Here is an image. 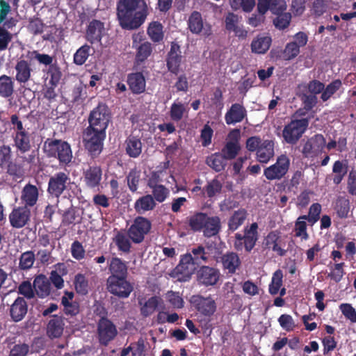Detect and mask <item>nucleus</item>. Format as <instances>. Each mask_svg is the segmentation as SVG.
<instances>
[{
    "label": "nucleus",
    "instance_id": "obj_1",
    "mask_svg": "<svg viewBox=\"0 0 356 356\" xmlns=\"http://www.w3.org/2000/svg\"><path fill=\"white\" fill-rule=\"evenodd\" d=\"M116 15L122 29L135 30L145 22L148 8L145 0H118Z\"/></svg>",
    "mask_w": 356,
    "mask_h": 356
},
{
    "label": "nucleus",
    "instance_id": "obj_2",
    "mask_svg": "<svg viewBox=\"0 0 356 356\" xmlns=\"http://www.w3.org/2000/svg\"><path fill=\"white\" fill-rule=\"evenodd\" d=\"M43 151L47 157L57 159L62 165H68L73 157L70 144L60 139L47 138L44 143Z\"/></svg>",
    "mask_w": 356,
    "mask_h": 356
},
{
    "label": "nucleus",
    "instance_id": "obj_3",
    "mask_svg": "<svg viewBox=\"0 0 356 356\" xmlns=\"http://www.w3.org/2000/svg\"><path fill=\"white\" fill-rule=\"evenodd\" d=\"M106 132L87 127L83 131L82 138L85 149L89 155L95 159L102 153Z\"/></svg>",
    "mask_w": 356,
    "mask_h": 356
},
{
    "label": "nucleus",
    "instance_id": "obj_4",
    "mask_svg": "<svg viewBox=\"0 0 356 356\" xmlns=\"http://www.w3.org/2000/svg\"><path fill=\"white\" fill-rule=\"evenodd\" d=\"M286 3L283 0H258V14H252L248 19V24L253 27H257L264 22V14L270 10L273 14L286 10Z\"/></svg>",
    "mask_w": 356,
    "mask_h": 356
},
{
    "label": "nucleus",
    "instance_id": "obj_5",
    "mask_svg": "<svg viewBox=\"0 0 356 356\" xmlns=\"http://www.w3.org/2000/svg\"><path fill=\"white\" fill-rule=\"evenodd\" d=\"M259 239L258 224L252 222L250 226H245L243 229V234L236 233L234 236V248L237 251L245 250L246 252H250L254 248Z\"/></svg>",
    "mask_w": 356,
    "mask_h": 356
},
{
    "label": "nucleus",
    "instance_id": "obj_6",
    "mask_svg": "<svg viewBox=\"0 0 356 356\" xmlns=\"http://www.w3.org/2000/svg\"><path fill=\"white\" fill-rule=\"evenodd\" d=\"M103 179V168L95 161L88 162L83 168L82 180L86 188L99 191Z\"/></svg>",
    "mask_w": 356,
    "mask_h": 356
},
{
    "label": "nucleus",
    "instance_id": "obj_7",
    "mask_svg": "<svg viewBox=\"0 0 356 356\" xmlns=\"http://www.w3.org/2000/svg\"><path fill=\"white\" fill-rule=\"evenodd\" d=\"M309 126V119L292 120L282 130L284 140L290 145H296Z\"/></svg>",
    "mask_w": 356,
    "mask_h": 356
},
{
    "label": "nucleus",
    "instance_id": "obj_8",
    "mask_svg": "<svg viewBox=\"0 0 356 356\" xmlns=\"http://www.w3.org/2000/svg\"><path fill=\"white\" fill-rule=\"evenodd\" d=\"M110 120V109L105 104H99L89 114L88 127L106 131Z\"/></svg>",
    "mask_w": 356,
    "mask_h": 356
},
{
    "label": "nucleus",
    "instance_id": "obj_9",
    "mask_svg": "<svg viewBox=\"0 0 356 356\" xmlns=\"http://www.w3.org/2000/svg\"><path fill=\"white\" fill-rule=\"evenodd\" d=\"M290 168V159L286 154L277 156L276 162L264 170V176L268 181L284 178Z\"/></svg>",
    "mask_w": 356,
    "mask_h": 356
},
{
    "label": "nucleus",
    "instance_id": "obj_10",
    "mask_svg": "<svg viewBox=\"0 0 356 356\" xmlns=\"http://www.w3.org/2000/svg\"><path fill=\"white\" fill-rule=\"evenodd\" d=\"M71 184L69 174L65 172H57L49 177L47 193L52 197L58 198L65 191L67 190Z\"/></svg>",
    "mask_w": 356,
    "mask_h": 356
},
{
    "label": "nucleus",
    "instance_id": "obj_11",
    "mask_svg": "<svg viewBox=\"0 0 356 356\" xmlns=\"http://www.w3.org/2000/svg\"><path fill=\"white\" fill-rule=\"evenodd\" d=\"M151 222L143 216H137L128 229L127 234L131 240L136 244L142 243L145 236L149 232Z\"/></svg>",
    "mask_w": 356,
    "mask_h": 356
},
{
    "label": "nucleus",
    "instance_id": "obj_12",
    "mask_svg": "<svg viewBox=\"0 0 356 356\" xmlns=\"http://www.w3.org/2000/svg\"><path fill=\"white\" fill-rule=\"evenodd\" d=\"M127 277L109 276L107 279V289L115 296L127 298L133 291V285L127 280Z\"/></svg>",
    "mask_w": 356,
    "mask_h": 356
},
{
    "label": "nucleus",
    "instance_id": "obj_13",
    "mask_svg": "<svg viewBox=\"0 0 356 356\" xmlns=\"http://www.w3.org/2000/svg\"><path fill=\"white\" fill-rule=\"evenodd\" d=\"M301 152L304 158H314L322 152L325 147V138L321 134H316L307 138L302 140Z\"/></svg>",
    "mask_w": 356,
    "mask_h": 356
},
{
    "label": "nucleus",
    "instance_id": "obj_14",
    "mask_svg": "<svg viewBox=\"0 0 356 356\" xmlns=\"http://www.w3.org/2000/svg\"><path fill=\"white\" fill-rule=\"evenodd\" d=\"M190 302L199 313L206 317L210 318L216 311V301L210 296L203 297L200 295H193L190 299Z\"/></svg>",
    "mask_w": 356,
    "mask_h": 356
},
{
    "label": "nucleus",
    "instance_id": "obj_15",
    "mask_svg": "<svg viewBox=\"0 0 356 356\" xmlns=\"http://www.w3.org/2000/svg\"><path fill=\"white\" fill-rule=\"evenodd\" d=\"M97 334L102 345L107 346L118 334L114 323L106 317H102L97 323Z\"/></svg>",
    "mask_w": 356,
    "mask_h": 356
},
{
    "label": "nucleus",
    "instance_id": "obj_16",
    "mask_svg": "<svg viewBox=\"0 0 356 356\" xmlns=\"http://www.w3.org/2000/svg\"><path fill=\"white\" fill-rule=\"evenodd\" d=\"M220 272L217 268L203 266L197 272L198 283L204 286L216 285L220 279Z\"/></svg>",
    "mask_w": 356,
    "mask_h": 356
},
{
    "label": "nucleus",
    "instance_id": "obj_17",
    "mask_svg": "<svg viewBox=\"0 0 356 356\" xmlns=\"http://www.w3.org/2000/svg\"><path fill=\"white\" fill-rule=\"evenodd\" d=\"M181 54L180 45L176 42H172L166 57V65L168 71L175 75L179 72L182 59Z\"/></svg>",
    "mask_w": 356,
    "mask_h": 356
},
{
    "label": "nucleus",
    "instance_id": "obj_18",
    "mask_svg": "<svg viewBox=\"0 0 356 356\" xmlns=\"http://www.w3.org/2000/svg\"><path fill=\"white\" fill-rule=\"evenodd\" d=\"M31 218V210L24 206L14 208L9 214L10 225L17 229L22 228L28 224Z\"/></svg>",
    "mask_w": 356,
    "mask_h": 356
},
{
    "label": "nucleus",
    "instance_id": "obj_19",
    "mask_svg": "<svg viewBox=\"0 0 356 356\" xmlns=\"http://www.w3.org/2000/svg\"><path fill=\"white\" fill-rule=\"evenodd\" d=\"M104 24L98 19H92L89 22L85 38L91 44L101 43L104 31Z\"/></svg>",
    "mask_w": 356,
    "mask_h": 356
},
{
    "label": "nucleus",
    "instance_id": "obj_20",
    "mask_svg": "<svg viewBox=\"0 0 356 356\" xmlns=\"http://www.w3.org/2000/svg\"><path fill=\"white\" fill-rule=\"evenodd\" d=\"M39 198V189L31 183L26 184L21 191L20 200L23 206L27 208L36 205Z\"/></svg>",
    "mask_w": 356,
    "mask_h": 356
},
{
    "label": "nucleus",
    "instance_id": "obj_21",
    "mask_svg": "<svg viewBox=\"0 0 356 356\" xmlns=\"http://www.w3.org/2000/svg\"><path fill=\"white\" fill-rule=\"evenodd\" d=\"M239 135L240 130L238 129H234L229 133V136L235 138V140L227 142L221 152H220L226 160H232L238 155L241 149V146L238 141Z\"/></svg>",
    "mask_w": 356,
    "mask_h": 356
},
{
    "label": "nucleus",
    "instance_id": "obj_22",
    "mask_svg": "<svg viewBox=\"0 0 356 356\" xmlns=\"http://www.w3.org/2000/svg\"><path fill=\"white\" fill-rule=\"evenodd\" d=\"M247 116V111L243 105L235 103L233 104L225 115L227 124H235L241 122Z\"/></svg>",
    "mask_w": 356,
    "mask_h": 356
},
{
    "label": "nucleus",
    "instance_id": "obj_23",
    "mask_svg": "<svg viewBox=\"0 0 356 356\" xmlns=\"http://www.w3.org/2000/svg\"><path fill=\"white\" fill-rule=\"evenodd\" d=\"M13 146L21 154L29 152L32 147L31 134L27 131L23 133L12 134Z\"/></svg>",
    "mask_w": 356,
    "mask_h": 356
},
{
    "label": "nucleus",
    "instance_id": "obj_24",
    "mask_svg": "<svg viewBox=\"0 0 356 356\" xmlns=\"http://www.w3.org/2000/svg\"><path fill=\"white\" fill-rule=\"evenodd\" d=\"M28 312V304L22 297H17L10 305V315L14 322H19Z\"/></svg>",
    "mask_w": 356,
    "mask_h": 356
},
{
    "label": "nucleus",
    "instance_id": "obj_25",
    "mask_svg": "<svg viewBox=\"0 0 356 356\" xmlns=\"http://www.w3.org/2000/svg\"><path fill=\"white\" fill-rule=\"evenodd\" d=\"M33 286L35 294L40 298H44L50 294L51 282L43 274H40L34 278Z\"/></svg>",
    "mask_w": 356,
    "mask_h": 356
},
{
    "label": "nucleus",
    "instance_id": "obj_26",
    "mask_svg": "<svg viewBox=\"0 0 356 356\" xmlns=\"http://www.w3.org/2000/svg\"><path fill=\"white\" fill-rule=\"evenodd\" d=\"M222 268L227 273L233 275L241 266L238 255L234 252H227L220 257Z\"/></svg>",
    "mask_w": 356,
    "mask_h": 356
},
{
    "label": "nucleus",
    "instance_id": "obj_27",
    "mask_svg": "<svg viewBox=\"0 0 356 356\" xmlns=\"http://www.w3.org/2000/svg\"><path fill=\"white\" fill-rule=\"evenodd\" d=\"M65 326L63 316L52 315L47 326V332L50 338H58L63 332Z\"/></svg>",
    "mask_w": 356,
    "mask_h": 356
},
{
    "label": "nucleus",
    "instance_id": "obj_28",
    "mask_svg": "<svg viewBox=\"0 0 356 356\" xmlns=\"http://www.w3.org/2000/svg\"><path fill=\"white\" fill-rule=\"evenodd\" d=\"M127 83L134 94L139 95L145 90L146 81L142 72L129 74L127 76Z\"/></svg>",
    "mask_w": 356,
    "mask_h": 356
},
{
    "label": "nucleus",
    "instance_id": "obj_29",
    "mask_svg": "<svg viewBox=\"0 0 356 356\" xmlns=\"http://www.w3.org/2000/svg\"><path fill=\"white\" fill-rule=\"evenodd\" d=\"M83 215V209L72 206L64 211L62 216V224L64 226L80 224L82 222Z\"/></svg>",
    "mask_w": 356,
    "mask_h": 356
},
{
    "label": "nucleus",
    "instance_id": "obj_30",
    "mask_svg": "<svg viewBox=\"0 0 356 356\" xmlns=\"http://www.w3.org/2000/svg\"><path fill=\"white\" fill-rule=\"evenodd\" d=\"M126 154L131 158H138L142 153V142L138 136H129L125 142Z\"/></svg>",
    "mask_w": 356,
    "mask_h": 356
},
{
    "label": "nucleus",
    "instance_id": "obj_31",
    "mask_svg": "<svg viewBox=\"0 0 356 356\" xmlns=\"http://www.w3.org/2000/svg\"><path fill=\"white\" fill-rule=\"evenodd\" d=\"M196 266L190 254L186 253L181 256L179 263L175 268V272L184 276H190L196 269Z\"/></svg>",
    "mask_w": 356,
    "mask_h": 356
},
{
    "label": "nucleus",
    "instance_id": "obj_32",
    "mask_svg": "<svg viewBox=\"0 0 356 356\" xmlns=\"http://www.w3.org/2000/svg\"><path fill=\"white\" fill-rule=\"evenodd\" d=\"M272 42L271 37L264 34H259L251 42V51L252 53L263 54L270 48Z\"/></svg>",
    "mask_w": 356,
    "mask_h": 356
},
{
    "label": "nucleus",
    "instance_id": "obj_33",
    "mask_svg": "<svg viewBox=\"0 0 356 356\" xmlns=\"http://www.w3.org/2000/svg\"><path fill=\"white\" fill-rule=\"evenodd\" d=\"M140 305V314L143 317L151 316L163 304V300L159 296H154L148 298L144 303L141 300L138 302Z\"/></svg>",
    "mask_w": 356,
    "mask_h": 356
},
{
    "label": "nucleus",
    "instance_id": "obj_34",
    "mask_svg": "<svg viewBox=\"0 0 356 356\" xmlns=\"http://www.w3.org/2000/svg\"><path fill=\"white\" fill-rule=\"evenodd\" d=\"M108 270L111 273L110 276L127 277L128 267L127 263L119 257H113L108 263Z\"/></svg>",
    "mask_w": 356,
    "mask_h": 356
},
{
    "label": "nucleus",
    "instance_id": "obj_35",
    "mask_svg": "<svg viewBox=\"0 0 356 356\" xmlns=\"http://www.w3.org/2000/svg\"><path fill=\"white\" fill-rule=\"evenodd\" d=\"M274 156V143L270 140L263 141L257 152V158L260 163H266Z\"/></svg>",
    "mask_w": 356,
    "mask_h": 356
},
{
    "label": "nucleus",
    "instance_id": "obj_36",
    "mask_svg": "<svg viewBox=\"0 0 356 356\" xmlns=\"http://www.w3.org/2000/svg\"><path fill=\"white\" fill-rule=\"evenodd\" d=\"M248 216L247 210L243 208L235 211L228 220V229L231 232L238 229L244 223Z\"/></svg>",
    "mask_w": 356,
    "mask_h": 356
},
{
    "label": "nucleus",
    "instance_id": "obj_37",
    "mask_svg": "<svg viewBox=\"0 0 356 356\" xmlns=\"http://www.w3.org/2000/svg\"><path fill=\"white\" fill-rule=\"evenodd\" d=\"M221 229L220 218L216 216H208L202 230L204 236L210 238L217 235Z\"/></svg>",
    "mask_w": 356,
    "mask_h": 356
},
{
    "label": "nucleus",
    "instance_id": "obj_38",
    "mask_svg": "<svg viewBox=\"0 0 356 356\" xmlns=\"http://www.w3.org/2000/svg\"><path fill=\"white\" fill-rule=\"evenodd\" d=\"M15 79L19 83H25L30 79L31 69L27 60H19L15 65Z\"/></svg>",
    "mask_w": 356,
    "mask_h": 356
},
{
    "label": "nucleus",
    "instance_id": "obj_39",
    "mask_svg": "<svg viewBox=\"0 0 356 356\" xmlns=\"http://www.w3.org/2000/svg\"><path fill=\"white\" fill-rule=\"evenodd\" d=\"M280 241V236L276 232H270L265 238V245L268 249H271L273 252L280 256H284L286 250L282 248L279 243Z\"/></svg>",
    "mask_w": 356,
    "mask_h": 356
},
{
    "label": "nucleus",
    "instance_id": "obj_40",
    "mask_svg": "<svg viewBox=\"0 0 356 356\" xmlns=\"http://www.w3.org/2000/svg\"><path fill=\"white\" fill-rule=\"evenodd\" d=\"M187 253L190 254L197 266L206 264L209 261V253L206 251L202 245H195Z\"/></svg>",
    "mask_w": 356,
    "mask_h": 356
},
{
    "label": "nucleus",
    "instance_id": "obj_41",
    "mask_svg": "<svg viewBox=\"0 0 356 356\" xmlns=\"http://www.w3.org/2000/svg\"><path fill=\"white\" fill-rule=\"evenodd\" d=\"M155 207V201L151 195L140 197L134 203V209L136 211L140 214L153 210Z\"/></svg>",
    "mask_w": 356,
    "mask_h": 356
},
{
    "label": "nucleus",
    "instance_id": "obj_42",
    "mask_svg": "<svg viewBox=\"0 0 356 356\" xmlns=\"http://www.w3.org/2000/svg\"><path fill=\"white\" fill-rule=\"evenodd\" d=\"M187 24L192 33L200 34L204 29L202 14L198 11L192 12L188 17Z\"/></svg>",
    "mask_w": 356,
    "mask_h": 356
},
{
    "label": "nucleus",
    "instance_id": "obj_43",
    "mask_svg": "<svg viewBox=\"0 0 356 356\" xmlns=\"http://www.w3.org/2000/svg\"><path fill=\"white\" fill-rule=\"evenodd\" d=\"M206 163L217 172L224 170L227 165L226 159L220 152H216L207 156Z\"/></svg>",
    "mask_w": 356,
    "mask_h": 356
},
{
    "label": "nucleus",
    "instance_id": "obj_44",
    "mask_svg": "<svg viewBox=\"0 0 356 356\" xmlns=\"http://www.w3.org/2000/svg\"><path fill=\"white\" fill-rule=\"evenodd\" d=\"M162 24L158 21H154L149 23L147 33L151 40L159 43L163 40L164 33Z\"/></svg>",
    "mask_w": 356,
    "mask_h": 356
},
{
    "label": "nucleus",
    "instance_id": "obj_45",
    "mask_svg": "<svg viewBox=\"0 0 356 356\" xmlns=\"http://www.w3.org/2000/svg\"><path fill=\"white\" fill-rule=\"evenodd\" d=\"M14 92V81L7 75L0 76V96L3 98L11 97Z\"/></svg>",
    "mask_w": 356,
    "mask_h": 356
},
{
    "label": "nucleus",
    "instance_id": "obj_46",
    "mask_svg": "<svg viewBox=\"0 0 356 356\" xmlns=\"http://www.w3.org/2000/svg\"><path fill=\"white\" fill-rule=\"evenodd\" d=\"M207 217L208 215L205 213L197 212L189 218L188 225L193 232H201Z\"/></svg>",
    "mask_w": 356,
    "mask_h": 356
},
{
    "label": "nucleus",
    "instance_id": "obj_47",
    "mask_svg": "<svg viewBox=\"0 0 356 356\" xmlns=\"http://www.w3.org/2000/svg\"><path fill=\"white\" fill-rule=\"evenodd\" d=\"M222 184L217 178L208 181L202 189V193L209 198H212L221 193Z\"/></svg>",
    "mask_w": 356,
    "mask_h": 356
},
{
    "label": "nucleus",
    "instance_id": "obj_48",
    "mask_svg": "<svg viewBox=\"0 0 356 356\" xmlns=\"http://www.w3.org/2000/svg\"><path fill=\"white\" fill-rule=\"evenodd\" d=\"M337 216L339 218H347L350 212V202L343 197H339L334 207Z\"/></svg>",
    "mask_w": 356,
    "mask_h": 356
},
{
    "label": "nucleus",
    "instance_id": "obj_49",
    "mask_svg": "<svg viewBox=\"0 0 356 356\" xmlns=\"http://www.w3.org/2000/svg\"><path fill=\"white\" fill-rule=\"evenodd\" d=\"M91 46L88 44H85L80 47L74 54V63L76 65H83L91 54Z\"/></svg>",
    "mask_w": 356,
    "mask_h": 356
},
{
    "label": "nucleus",
    "instance_id": "obj_50",
    "mask_svg": "<svg viewBox=\"0 0 356 356\" xmlns=\"http://www.w3.org/2000/svg\"><path fill=\"white\" fill-rule=\"evenodd\" d=\"M131 238L124 233L118 232L113 238V241L118 247L119 251L124 253H129L131 251Z\"/></svg>",
    "mask_w": 356,
    "mask_h": 356
},
{
    "label": "nucleus",
    "instance_id": "obj_51",
    "mask_svg": "<svg viewBox=\"0 0 356 356\" xmlns=\"http://www.w3.org/2000/svg\"><path fill=\"white\" fill-rule=\"evenodd\" d=\"M35 261V255L32 250L23 252L19 258V268L22 270H30Z\"/></svg>",
    "mask_w": 356,
    "mask_h": 356
},
{
    "label": "nucleus",
    "instance_id": "obj_52",
    "mask_svg": "<svg viewBox=\"0 0 356 356\" xmlns=\"http://www.w3.org/2000/svg\"><path fill=\"white\" fill-rule=\"evenodd\" d=\"M6 172L13 177V179H21L24 175L23 166L15 161H10L6 164Z\"/></svg>",
    "mask_w": 356,
    "mask_h": 356
},
{
    "label": "nucleus",
    "instance_id": "obj_53",
    "mask_svg": "<svg viewBox=\"0 0 356 356\" xmlns=\"http://www.w3.org/2000/svg\"><path fill=\"white\" fill-rule=\"evenodd\" d=\"M74 284L77 293L86 295L88 293V280L85 275L81 273L76 274L74 277Z\"/></svg>",
    "mask_w": 356,
    "mask_h": 356
},
{
    "label": "nucleus",
    "instance_id": "obj_54",
    "mask_svg": "<svg viewBox=\"0 0 356 356\" xmlns=\"http://www.w3.org/2000/svg\"><path fill=\"white\" fill-rule=\"evenodd\" d=\"M186 112V108L183 103L175 102L170 106V117L173 121L179 122L183 118Z\"/></svg>",
    "mask_w": 356,
    "mask_h": 356
},
{
    "label": "nucleus",
    "instance_id": "obj_55",
    "mask_svg": "<svg viewBox=\"0 0 356 356\" xmlns=\"http://www.w3.org/2000/svg\"><path fill=\"white\" fill-rule=\"evenodd\" d=\"M342 83L340 79H335L330 83L324 90L321 96V99L323 102L327 101L339 88L341 87Z\"/></svg>",
    "mask_w": 356,
    "mask_h": 356
},
{
    "label": "nucleus",
    "instance_id": "obj_56",
    "mask_svg": "<svg viewBox=\"0 0 356 356\" xmlns=\"http://www.w3.org/2000/svg\"><path fill=\"white\" fill-rule=\"evenodd\" d=\"M126 179L129 189L132 193L136 192L138 188V184L140 179V172L136 168L131 169Z\"/></svg>",
    "mask_w": 356,
    "mask_h": 356
},
{
    "label": "nucleus",
    "instance_id": "obj_57",
    "mask_svg": "<svg viewBox=\"0 0 356 356\" xmlns=\"http://www.w3.org/2000/svg\"><path fill=\"white\" fill-rule=\"evenodd\" d=\"M152 51V44L149 42H145L137 48L136 60L138 63H143L150 56Z\"/></svg>",
    "mask_w": 356,
    "mask_h": 356
},
{
    "label": "nucleus",
    "instance_id": "obj_58",
    "mask_svg": "<svg viewBox=\"0 0 356 356\" xmlns=\"http://www.w3.org/2000/svg\"><path fill=\"white\" fill-rule=\"evenodd\" d=\"M321 212V205L319 203H314L309 207L308 215L300 216V218H304L309 222L314 224L319 220Z\"/></svg>",
    "mask_w": 356,
    "mask_h": 356
},
{
    "label": "nucleus",
    "instance_id": "obj_59",
    "mask_svg": "<svg viewBox=\"0 0 356 356\" xmlns=\"http://www.w3.org/2000/svg\"><path fill=\"white\" fill-rule=\"evenodd\" d=\"M282 271L280 269L277 270L273 275L272 280L269 284V293L271 295H276L282 285Z\"/></svg>",
    "mask_w": 356,
    "mask_h": 356
},
{
    "label": "nucleus",
    "instance_id": "obj_60",
    "mask_svg": "<svg viewBox=\"0 0 356 356\" xmlns=\"http://www.w3.org/2000/svg\"><path fill=\"white\" fill-rule=\"evenodd\" d=\"M9 125L10 130L13 131L12 134H17L28 131V129H26L23 122L17 114L10 115Z\"/></svg>",
    "mask_w": 356,
    "mask_h": 356
},
{
    "label": "nucleus",
    "instance_id": "obj_61",
    "mask_svg": "<svg viewBox=\"0 0 356 356\" xmlns=\"http://www.w3.org/2000/svg\"><path fill=\"white\" fill-rule=\"evenodd\" d=\"M61 304L63 305V312L65 315L74 316L79 313V302L76 301H67L65 298H62Z\"/></svg>",
    "mask_w": 356,
    "mask_h": 356
},
{
    "label": "nucleus",
    "instance_id": "obj_62",
    "mask_svg": "<svg viewBox=\"0 0 356 356\" xmlns=\"http://www.w3.org/2000/svg\"><path fill=\"white\" fill-rule=\"evenodd\" d=\"M232 9L241 8L245 12H250L255 5V0H229Z\"/></svg>",
    "mask_w": 356,
    "mask_h": 356
},
{
    "label": "nucleus",
    "instance_id": "obj_63",
    "mask_svg": "<svg viewBox=\"0 0 356 356\" xmlns=\"http://www.w3.org/2000/svg\"><path fill=\"white\" fill-rule=\"evenodd\" d=\"M277 16L274 19V24L276 28L283 30L287 28L291 19V15L289 13H284L283 11L276 14Z\"/></svg>",
    "mask_w": 356,
    "mask_h": 356
},
{
    "label": "nucleus",
    "instance_id": "obj_64",
    "mask_svg": "<svg viewBox=\"0 0 356 356\" xmlns=\"http://www.w3.org/2000/svg\"><path fill=\"white\" fill-rule=\"evenodd\" d=\"M305 220L304 218H300V216L298 218L295 223V236L307 240L309 234L307 232V225Z\"/></svg>",
    "mask_w": 356,
    "mask_h": 356
}]
</instances>
